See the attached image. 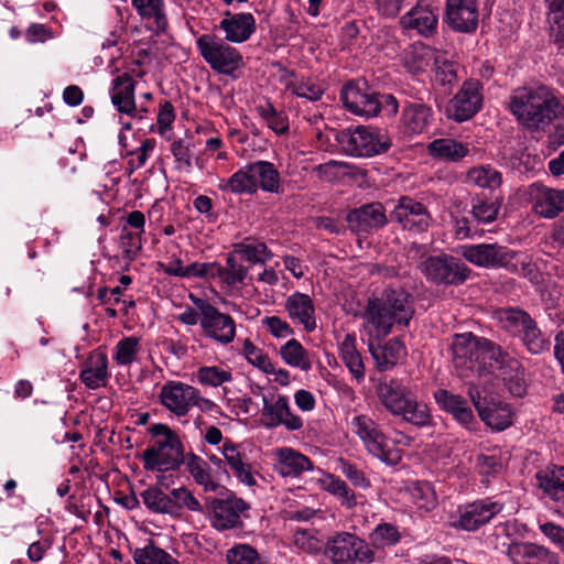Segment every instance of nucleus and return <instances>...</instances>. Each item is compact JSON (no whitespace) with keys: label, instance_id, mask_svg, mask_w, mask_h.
<instances>
[{"label":"nucleus","instance_id":"f257e3e1","mask_svg":"<svg viewBox=\"0 0 564 564\" xmlns=\"http://www.w3.org/2000/svg\"><path fill=\"white\" fill-rule=\"evenodd\" d=\"M415 314L413 296L403 289H387L368 299L362 314L364 328L369 337L381 340L394 325L409 326Z\"/></svg>","mask_w":564,"mask_h":564},{"label":"nucleus","instance_id":"f03ea898","mask_svg":"<svg viewBox=\"0 0 564 564\" xmlns=\"http://www.w3.org/2000/svg\"><path fill=\"white\" fill-rule=\"evenodd\" d=\"M508 109L522 126L543 130L563 108L551 89L539 86L514 89L509 97Z\"/></svg>","mask_w":564,"mask_h":564},{"label":"nucleus","instance_id":"7ed1b4c3","mask_svg":"<svg viewBox=\"0 0 564 564\" xmlns=\"http://www.w3.org/2000/svg\"><path fill=\"white\" fill-rule=\"evenodd\" d=\"M376 393L383 408L393 416L422 427L431 424L429 406L417 401L415 393L402 379L384 377L376 386Z\"/></svg>","mask_w":564,"mask_h":564},{"label":"nucleus","instance_id":"20e7f679","mask_svg":"<svg viewBox=\"0 0 564 564\" xmlns=\"http://www.w3.org/2000/svg\"><path fill=\"white\" fill-rule=\"evenodd\" d=\"M154 437L142 455L143 468L148 471L176 470L185 459L182 442L166 424L156 423L149 429Z\"/></svg>","mask_w":564,"mask_h":564},{"label":"nucleus","instance_id":"39448f33","mask_svg":"<svg viewBox=\"0 0 564 564\" xmlns=\"http://www.w3.org/2000/svg\"><path fill=\"white\" fill-rule=\"evenodd\" d=\"M349 429L360 440L369 455L389 466H395L402 460V451L390 445L379 424L369 415H354Z\"/></svg>","mask_w":564,"mask_h":564},{"label":"nucleus","instance_id":"423d86ee","mask_svg":"<svg viewBox=\"0 0 564 564\" xmlns=\"http://www.w3.org/2000/svg\"><path fill=\"white\" fill-rule=\"evenodd\" d=\"M335 141L343 152L350 156L370 158L387 152L391 145L390 137L379 129L358 126L335 133Z\"/></svg>","mask_w":564,"mask_h":564},{"label":"nucleus","instance_id":"0eeeda50","mask_svg":"<svg viewBox=\"0 0 564 564\" xmlns=\"http://www.w3.org/2000/svg\"><path fill=\"white\" fill-rule=\"evenodd\" d=\"M324 555L332 564H371L376 560L373 549L358 535L337 532L324 547Z\"/></svg>","mask_w":564,"mask_h":564},{"label":"nucleus","instance_id":"6e6552de","mask_svg":"<svg viewBox=\"0 0 564 564\" xmlns=\"http://www.w3.org/2000/svg\"><path fill=\"white\" fill-rule=\"evenodd\" d=\"M194 306L202 313L200 329L203 335L219 344L228 345L236 337V322L229 314L220 312L207 300L189 294Z\"/></svg>","mask_w":564,"mask_h":564},{"label":"nucleus","instance_id":"1a4fd4ad","mask_svg":"<svg viewBox=\"0 0 564 564\" xmlns=\"http://www.w3.org/2000/svg\"><path fill=\"white\" fill-rule=\"evenodd\" d=\"M419 269L429 282L436 285H459L470 274V269L462 260L445 253L426 257Z\"/></svg>","mask_w":564,"mask_h":564},{"label":"nucleus","instance_id":"9d476101","mask_svg":"<svg viewBox=\"0 0 564 564\" xmlns=\"http://www.w3.org/2000/svg\"><path fill=\"white\" fill-rule=\"evenodd\" d=\"M462 256L474 265L486 269H505L518 273L514 260L520 256L516 250L498 243H478L462 247Z\"/></svg>","mask_w":564,"mask_h":564},{"label":"nucleus","instance_id":"9b49d317","mask_svg":"<svg viewBox=\"0 0 564 564\" xmlns=\"http://www.w3.org/2000/svg\"><path fill=\"white\" fill-rule=\"evenodd\" d=\"M488 344L492 341L479 339L471 333L456 334L452 341L453 365L459 377H468V372L475 370L480 360L489 358Z\"/></svg>","mask_w":564,"mask_h":564},{"label":"nucleus","instance_id":"f8f14e48","mask_svg":"<svg viewBox=\"0 0 564 564\" xmlns=\"http://www.w3.org/2000/svg\"><path fill=\"white\" fill-rule=\"evenodd\" d=\"M487 351L488 359L492 361L490 367L496 371V376L506 383L511 394L522 397L525 392V382L521 362L496 344H488Z\"/></svg>","mask_w":564,"mask_h":564},{"label":"nucleus","instance_id":"ddd939ff","mask_svg":"<svg viewBox=\"0 0 564 564\" xmlns=\"http://www.w3.org/2000/svg\"><path fill=\"white\" fill-rule=\"evenodd\" d=\"M197 48L205 62L218 73L230 75L242 64L237 50L216 37H197Z\"/></svg>","mask_w":564,"mask_h":564},{"label":"nucleus","instance_id":"4468645a","mask_svg":"<svg viewBox=\"0 0 564 564\" xmlns=\"http://www.w3.org/2000/svg\"><path fill=\"white\" fill-rule=\"evenodd\" d=\"M209 509L213 528L225 531L242 528V514L250 509V506L242 498L230 494L226 498L210 499Z\"/></svg>","mask_w":564,"mask_h":564},{"label":"nucleus","instance_id":"2eb2a0df","mask_svg":"<svg viewBox=\"0 0 564 564\" xmlns=\"http://www.w3.org/2000/svg\"><path fill=\"white\" fill-rule=\"evenodd\" d=\"M505 509V503L492 498L478 499L458 509L454 527L465 531H476L489 523Z\"/></svg>","mask_w":564,"mask_h":564},{"label":"nucleus","instance_id":"dca6fc26","mask_svg":"<svg viewBox=\"0 0 564 564\" xmlns=\"http://www.w3.org/2000/svg\"><path fill=\"white\" fill-rule=\"evenodd\" d=\"M482 86L477 79L465 80L447 106L448 117L457 122L473 118L482 107Z\"/></svg>","mask_w":564,"mask_h":564},{"label":"nucleus","instance_id":"f3484780","mask_svg":"<svg viewBox=\"0 0 564 564\" xmlns=\"http://www.w3.org/2000/svg\"><path fill=\"white\" fill-rule=\"evenodd\" d=\"M262 419L264 426L274 429L283 425L289 431H299L303 427V421L292 413L289 400L284 395H262Z\"/></svg>","mask_w":564,"mask_h":564},{"label":"nucleus","instance_id":"a211bd4d","mask_svg":"<svg viewBox=\"0 0 564 564\" xmlns=\"http://www.w3.org/2000/svg\"><path fill=\"white\" fill-rule=\"evenodd\" d=\"M391 219L399 223L403 229L423 232L431 224V215L422 203L402 196L391 213Z\"/></svg>","mask_w":564,"mask_h":564},{"label":"nucleus","instance_id":"6ab92c4d","mask_svg":"<svg viewBox=\"0 0 564 564\" xmlns=\"http://www.w3.org/2000/svg\"><path fill=\"white\" fill-rule=\"evenodd\" d=\"M340 99L349 111L355 115L375 117L379 113L380 101L378 95L371 93L362 83H348L340 93Z\"/></svg>","mask_w":564,"mask_h":564},{"label":"nucleus","instance_id":"aec40b11","mask_svg":"<svg viewBox=\"0 0 564 564\" xmlns=\"http://www.w3.org/2000/svg\"><path fill=\"white\" fill-rule=\"evenodd\" d=\"M194 387L182 381L169 380L160 389L159 402L176 417H184L191 412Z\"/></svg>","mask_w":564,"mask_h":564},{"label":"nucleus","instance_id":"412c9836","mask_svg":"<svg viewBox=\"0 0 564 564\" xmlns=\"http://www.w3.org/2000/svg\"><path fill=\"white\" fill-rule=\"evenodd\" d=\"M532 209L543 218L553 219L564 212V189L533 183L529 187Z\"/></svg>","mask_w":564,"mask_h":564},{"label":"nucleus","instance_id":"4be33fe9","mask_svg":"<svg viewBox=\"0 0 564 564\" xmlns=\"http://www.w3.org/2000/svg\"><path fill=\"white\" fill-rule=\"evenodd\" d=\"M403 30L416 32L419 35H429L436 32L438 13L432 3L420 0L400 19Z\"/></svg>","mask_w":564,"mask_h":564},{"label":"nucleus","instance_id":"5701e85b","mask_svg":"<svg viewBox=\"0 0 564 564\" xmlns=\"http://www.w3.org/2000/svg\"><path fill=\"white\" fill-rule=\"evenodd\" d=\"M445 20L455 32H475L478 25L476 0H447Z\"/></svg>","mask_w":564,"mask_h":564},{"label":"nucleus","instance_id":"b1692460","mask_svg":"<svg viewBox=\"0 0 564 564\" xmlns=\"http://www.w3.org/2000/svg\"><path fill=\"white\" fill-rule=\"evenodd\" d=\"M434 120L432 108L423 102L406 101L402 107L400 129L408 137L426 132Z\"/></svg>","mask_w":564,"mask_h":564},{"label":"nucleus","instance_id":"393cba45","mask_svg":"<svg viewBox=\"0 0 564 564\" xmlns=\"http://www.w3.org/2000/svg\"><path fill=\"white\" fill-rule=\"evenodd\" d=\"M134 80L130 73L117 76L112 82L111 101L119 112L142 118L148 110L138 108L134 101Z\"/></svg>","mask_w":564,"mask_h":564},{"label":"nucleus","instance_id":"a878e982","mask_svg":"<svg viewBox=\"0 0 564 564\" xmlns=\"http://www.w3.org/2000/svg\"><path fill=\"white\" fill-rule=\"evenodd\" d=\"M272 456L274 470L283 477L297 478L304 471L312 470L314 467L310 457L292 447L274 448Z\"/></svg>","mask_w":564,"mask_h":564},{"label":"nucleus","instance_id":"bb28decb","mask_svg":"<svg viewBox=\"0 0 564 564\" xmlns=\"http://www.w3.org/2000/svg\"><path fill=\"white\" fill-rule=\"evenodd\" d=\"M284 310L293 324L302 325L304 330L312 333L316 329V314L310 295L294 292L285 299Z\"/></svg>","mask_w":564,"mask_h":564},{"label":"nucleus","instance_id":"cd10ccee","mask_svg":"<svg viewBox=\"0 0 564 564\" xmlns=\"http://www.w3.org/2000/svg\"><path fill=\"white\" fill-rule=\"evenodd\" d=\"M346 220L352 231L361 234L384 226L387 217L382 204L371 203L349 212Z\"/></svg>","mask_w":564,"mask_h":564},{"label":"nucleus","instance_id":"c85d7f7f","mask_svg":"<svg viewBox=\"0 0 564 564\" xmlns=\"http://www.w3.org/2000/svg\"><path fill=\"white\" fill-rule=\"evenodd\" d=\"M110 373L108 371V357L105 352L95 350L82 365L79 371L80 381L91 390L106 387Z\"/></svg>","mask_w":564,"mask_h":564},{"label":"nucleus","instance_id":"c756f323","mask_svg":"<svg viewBox=\"0 0 564 564\" xmlns=\"http://www.w3.org/2000/svg\"><path fill=\"white\" fill-rule=\"evenodd\" d=\"M221 454L231 473L245 485L252 487L257 484L251 464L239 444L226 440L221 447Z\"/></svg>","mask_w":564,"mask_h":564},{"label":"nucleus","instance_id":"7c9ffc66","mask_svg":"<svg viewBox=\"0 0 564 564\" xmlns=\"http://www.w3.org/2000/svg\"><path fill=\"white\" fill-rule=\"evenodd\" d=\"M368 348L380 371L392 369L406 354L405 347L399 338H392L384 345H380V340L370 337Z\"/></svg>","mask_w":564,"mask_h":564},{"label":"nucleus","instance_id":"2f4dec72","mask_svg":"<svg viewBox=\"0 0 564 564\" xmlns=\"http://www.w3.org/2000/svg\"><path fill=\"white\" fill-rule=\"evenodd\" d=\"M437 404L464 427L473 430L476 424L471 409L467 405V401L457 394H453L447 390H438L434 394Z\"/></svg>","mask_w":564,"mask_h":564},{"label":"nucleus","instance_id":"473e14b6","mask_svg":"<svg viewBox=\"0 0 564 564\" xmlns=\"http://www.w3.org/2000/svg\"><path fill=\"white\" fill-rule=\"evenodd\" d=\"M499 321L502 327L521 340L531 330H533L538 323L531 315L519 307H507L499 312Z\"/></svg>","mask_w":564,"mask_h":564},{"label":"nucleus","instance_id":"72a5a7b5","mask_svg":"<svg viewBox=\"0 0 564 564\" xmlns=\"http://www.w3.org/2000/svg\"><path fill=\"white\" fill-rule=\"evenodd\" d=\"M338 354L354 379L361 382L365 379L366 369L361 354L357 349V337L354 333H347L338 343Z\"/></svg>","mask_w":564,"mask_h":564},{"label":"nucleus","instance_id":"f704fd0d","mask_svg":"<svg viewBox=\"0 0 564 564\" xmlns=\"http://www.w3.org/2000/svg\"><path fill=\"white\" fill-rule=\"evenodd\" d=\"M256 192L258 188L265 193H282L280 172L275 165L269 161L258 160L250 163Z\"/></svg>","mask_w":564,"mask_h":564},{"label":"nucleus","instance_id":"c9c22d12","mask_svg":"<svg viewBox=\"0 0 564 564\" xmlns=\"http://www.w3.org/2000/svg\"><path fill=\"white\" fill-rule=\"evenodd\" d=\"M458 55L446 50L434 56V80L437 85L452 88L458 80Z\"/></svg>","mask_w":564,"mask_h":564},{"label":"nucleus","instance_id":"e433bc0d","mask_svg":"<svg viewBox=\"0 0 564 564\" xmlns=\"http://www.w3.org/2000/svg\"><path fill=\"white\" fill-rule=\"evenodd\" d=\"M539 487L555 503L564 507V466L554 465L536 474Z\"/></svg>","mask_w":564,"mask_h":564},{"label":"nucleus","instance_id":"4c0bfd02","mask_svg":"<svg viewBox=\"0 0 564 564\" xmlns=\"http://www.w3.org/2000/svg\"><path fill=\"white\" fill-rule=\"evenodd\" d=\"M137 12L147 21L150 31L159 34L167 29V20L163 10V0H132Z\"/></svg>","mask_w":564,"mask_h":564},{"label":"nucleus","instance_id":"58836bf2","mask_svg":"<svg viewBox=\"0 0 564 564\" xmlns=\"http://www.w3.org/2000/svg\"><path fill=\"white\" fill-rule=\"evenodd\" d=\"M479 417L496 431H503L512 424V410L509 404L490 399L486 409L480 410Z\"/></svg>","mask_w":564,"mask_h":564},{"label":"nucleus","instance_id":"ea45409f","mask_svg":"<svg viewBox=\"0 0 564 564\" xmlns=\"http://www.w3.org/2000/svg\"><path fill=\"white\" fill-rule=\"evenodd\" d=\"M438 51H434L422 41H415L404 50L402 61L404 67L411 73H421L434 61V56Z\"/></svg>","mask_w":564,"mask_h":564},{"label":"nucleus","instance_id":"a19ab883","mask_svg":"<svg viewBox=\"0 0 564 564\" xmlns=\"http://www.w3.org/2000/svg\"><path fill=\"white\" fill-rule=\"evenodd\" d=\"M281 359L288 366L300 369L302 371H308L312 368V360L308 351L304 346L295 338H290L279 349Z\"/></svg>","mask_w":564,"mask_h":564},{"label":"nucleus","instance_id":"79ce46f5","mask_svg":"<svg viewBox=\"0 0 564 564\" xmlns=\"http://www.w3.org/2000/svg\"><path fill=\"white\" fill-rule=\"evenodd\" d=\"M431 156L437 160L456 162L469 152L466 144L454 139H436L427 147Z\"/></svg>","mask_w":564,"mask_h":564},{"label":"nucleus","instance_id":"37998d69","mask_svg":"<svg viewBox=\"0 0 564 564\" xmlns=\"http://www.w3.org/2000/svg\"><path fill=\"white\" fill-rule=\"evenodd\" d=\"M183 464L186 465L195 482L202 486L205 491H216L220 487L213 479L208 464L198 455L193 453L186 455Z\"/></svg>","mask_w":564,"mask_h":564},{"label":"nucleus","instance_id":"c03bdc74","mask_svg":"<svg viewBox=\"0 0 564 564\" xmlns=\"http://www.w3.org/2000/svg\"><path fill=\"white\" fill-rule=\"evenodd\" d=\"M250 163L236 171L229 178L223 180L218 188L232 194H254L256 183Z\"/></svg>","mask_w":564,"mask_h":564},{"label":"nucleus","instance_id":"a18cd8bd","mask_svg":"<svg viewBox=\"0 0 564 564\" xmlns=\"http://www.w3.org/2000/svg\"><path fill=\"white\" fill-rule=\"evenodd\" d=\"M247 274L248 269L238 261L235 251L227 254L226 267L216 262L215 279L227 286L243 283Z\"/></svg>","mask_w":564,"mask_h":564},{"label":"nucleus","instance_id":"49530a36","mask_svg":"<svg viewBox=\"0 0 564 564\" xmlns=\"http://www.w3.org/2000/svg\"><path fill=\"white\" fill-rule=\"evenodd\" d=\"M141 499L144 506L154 513L167 514L173 518L174 506L172 495L164 492L159 486H151L141 492Z\"/></svg>","mask_w":564,"mask_h":564},{"label":"nucleus","instance_id":"de8ad7c7","mask_svg":"<svg viewBox=\"0 0 564 564\" xmlns=\"http://www.w3.org/2000/svg\"><path fill=\"white\" fill-rule=\"evenodd\" d=\"M322 487L337 498L339 503L346 509H354L357 506V497L348 485L338 476L325 474L321 480Z\"/></svg>","mask_w":564,"mask_h":564},{"label":"nucleus","instance_id":"09e8293b","mask_svg":"<svg viewBox=\"0 0 564 564\" xmlns=\"http://www.w3.org/2000/svg\"><path fill=\"white\" fill-rule=\"evenodd\" d=\"M226 35H251L256 31L254 18L251 13H227L220 22Z\"/></svg>","mask_w":564,"mask_h":564},{"label":"nucleus","instance_id":"8fccbe9b","mask_svg":"<svg viewBox=\"0 0 564 564\" xmlns=\"http://www.w3.org/2000/svg\"><path fill=\"white\" fill-rule=\"evenodd\" d=\"M133 561L135 564H178L176 558L153 542H149L143 547H137L133 551Z\"/></svg>","mask_w":564,"mask_h":564},{"label":"nucleus","instance_id":"3c124183","mask_svg":"<svg viewBox=\"0 0 564 564\" xmlns=\"http://www.w3.org/2000/svg\"><path fill=\"white\" fill-rule=\"evenodd\" d=\"M234 251L241 259H245L251 263H264L272 258V253L263 242L251 241L245 239L242 242L234 246Z\"/></svg>","mask_w":564,"mask_h":564},{"label":"nucleus","instance_id":"603ef678","mask_svg":"<svg viewBox=\"0 0 564 564\" xmlns=\"http://www.w3.org/2000/svg\"><path fill=\"white\" fill-rule=\"evenodd\" d=\"M171 499L174 506L173 518L182 517L184 509L192 512H203V506L193 492L182 486L171 490Z\"/></svg>","mask_w":564,"mask_h":564},{"label":"nucleus","instance_id":"864d4df0","mask_svg":"<svg viewBox=\"0 0 564 564\" xmlns=\"http://www.w3.org/2000/svg\"><path fill=\"white\" fill-rule=\"evenodd\" d=\"M469 183L484 188H497L501 184V174L490 165H479L467 172Z\"/></svg>","mask_w":564,"mask_h":564},{"label":"nucleus","instance_id":"5fc2aeb1","mask_svg":"<svg viewBox=\"0 0 564 564\" xmlns=\"http://www.w3.org/2000/svg\"><path fill=\"white\" fill-rule=\"evenodd\" d=\"M256 111L276 134H283L289 130L286 117L283 112L278 111L270 101L258 105Z\"/></svg>","mask_w":564,"mask_h":564},{"label":"nucleus","instance_id":"6e6d98bb","mask_svg":"<svg viewBox=\"0 0 564 564\" xmlns=\"http://www.w3.org/2000/svg\"><path fill=\"white\" fill-rule=\"evenodd\" d=\"M140 349L139 338L124 337L117 343L112 358L119 366H129L137 360Z\"/></svg>","mask_w":564,"mask_h":564},{"label":"nucleus","instance_id":"4d7b16f0","mask_svg":"<svg viewBox=\"0 0 564 564\" xmlns=\"http://www.w3.org/2000/svg\"><path fill=\"white\" fill-rule=\"evenodd\" d=\"M398 528L391 523H380L369 534V545L375 549H384L400 541Z\"/></svg>","mask_w":564,"mask_h":564},{"label":"nucleus","instance_id":"13d9d810","mask_svg":"<svg viewBox=\"0 0 564 564\" xmlns=\"http://www.w3.org/2000/svg\"><path fill=\"white\" fill-rule=\"evenodd\" d=\"M412 502L425 511L433 510L436 505V495L432 485L427 481H417L410 488Z\"/></svg>","mask_w":564,"mask_h":564},{"label":"nucleus","instance_id":"bf43d9fd","mask_svg":"<svg viewBox=\"0 0 564 564\" xmlns=\"http://www.w3.org/2000/svg\"><path fill=\"white\" fill-rule=\"evenodd\" d=\"M196 377L200 384L213 388L220 387L232 380L231 371L218 366H203L198 368Z\"/></svg>","mask_w":564,"mask_h":564},{"label":"nucleus","instance_id":"052dcab7","mask_svg":"<svg viewBox=\"0 0 564 564\" xmlns=\"http://www.w3.org/2000/svg\"><path fill=\"white\" fill-rule=\"evenodd\" d=\"M242 354L249 364L267 375L274 372V366L269 356L258 348L250 339H245Z\"/></svg>","mask_w":564,"mask_h":564},{"label":"nucleus","instance_id":"680f3d73","mask_svg":"<svg viewBox=\"0 0 564 564\" xmlns=\"http://www.w3.org/2000/svg\"><path fill=\"white\" fill-rule=\"evenodd\" d=\"M324 88L317 79L299 76L291 95L317 101L322 98Z\"/></svg>","mask_w":564,"mask_h":564},{"label":"nucleus","instance_id":"e2e57ef3","mask_svg":"<svg viewBox=\"0 0 564 564\" xmlns=\"http://www.w3.org/2000/svg\"><path fill=\"white\" fill-rule=\"evenodd\" d=\"M119 248L122 251L123 259L131 262L142 248L140 232H133L127 226H123L119 236Z\"/></svg>","mask_w":564,"mask_h":564},{"label":"nucleus","instance_id":"0e129e2a","mask_svg":"<svg viewBox=\"0 0 564 564\" xmlns=\"http://www.w3.org/2000/svg\"><path fill=\"white\" fill-rule=\"evenodd\" d=\"M228 564H265L256 549L248 544H239L227 551Z\"/></svg>","mask_w":564,"mask_h":564},{"label":"nucleus","instance_id":"69168bd1","mask_svg":"<svg viewBox=\"0 0 564 564\" xmlns=\"http://www.w3.org/2000/svg\"><path fill=\"white\" fill-rule=\"evenodd\" d=\"M192 144L188 140L177 139L171 143V153L175 160L178 171L189 172L192 170Z\"/></svg>","mask_w":564,"mask_h":564},{"label":"nucleus","instance_id":"338daca9","mask_svg":"<svg viewBox=\"0 0 564 564\" xmlns=\"http://www.w3.org/2000/svg\"><path fill=\"white\" fill-rule=\"evenodd\" d=\"M522 345L532 355H541L550 350V339L546 335L536 326L531 333L524 336L521 340Z\"/></svg>","mask_w":564,"mask_h":564},{"label":"nucleus","instance_id":"774afa93","mask_svg":"<svg viewBox=\"0 0 564 564\" xmlns=\"http://www.w3.org/2000/svg\"><path fill=\"white\" fill-rule=\"evenodd\" d=\"M500 209L498 200L477 199L473 204V216L480 223H491L496 220Z\"/></svg>","mask_w":564,"mask_h":564}]
</instances>
